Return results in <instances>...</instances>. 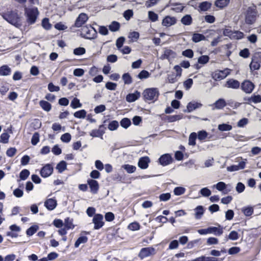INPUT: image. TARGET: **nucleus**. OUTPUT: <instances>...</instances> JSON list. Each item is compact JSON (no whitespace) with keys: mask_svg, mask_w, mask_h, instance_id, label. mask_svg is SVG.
Returning a JSON list of instances; mask_svg holds the SVG:
<instances>
[{"mask_svg":"<svg viewBox=\"0 0 261 261\" xmlns=\"http://www.w3.org/2000/svg\"><path fill=\"white\" fill-rule=\"evenodd\" d=\"M3 18L10 24L18 27L20 25L19 23V17L17 12L13 11H8L6 13L1 14Z\"/></svg>","mask_w":261,"mask_h":261,"instance_id":"obj_1","label":"nucleus"},{"mask_svg":"<svg viewBox=\"0 0 261 261\" xmlns=\"http://www.w3.org/2000/svg\"><path fill=\"white\" fill-rule=\"evenodd\" d=\"M143 95L145 100H155L158 98L159 92L158 88H148L144 91Z\"/></svg>","mask_w":261,"mask_h":261,"instance_id":"obj_2","label":"nucleus"},{"mask_svg":"<svg viewBox=\"0 0 261 261\" xmlns=\"http://www.w3.org/2000/svg\"><path fill=\"white\" fill-rule=\"evenodd\" d=\"M96 31L91 25L84 26L82 28L81 35L85 38L93 39L96 37Z\"/></svg>","mask_w":261,"mask_h":261,"instance_id":"obj_3","label":"nucleus"},{"mask_svg":"<svg viewBox=\"0 0 261 261\" xmlns=\"http://www.w3.org/2000/svg\"><path fill=\"white\" fill-rule=\"evenodd\" d=\"M256 10L255 6L249 7L247 10L245 21L247 24H252L255 20L256 16Z\"/></svg>","mask_w":261,"mask_h":261,"instance_id":"obj_4","label":"nucleus"},{"mask_svg":"<svg viewBox=\"0 0 261 261\" xmlns=\"http://www.w3.org/2000/svg\"><path fill=\"white\" fill-rule=\"evenodd\" d=\"M25 13L28 17V21L33 24L35 22L37 15H38V10L37 8H33L31 9L25 8Z\"/></svg>","mask_w":261,"mask_h":261,"instance_id":"obj_5","label":"nucleus"},{"mask_svg":"<svg viewBox=\"0 0 261 261\" xmlns=\"http://www.w3.org/2000/svg\"><path fill=\"white\" fill-rule=\"evenodd\" d=\"M230 71L228 68L217 70L212 74V77L215 81H221L227 77L230 74Z\"/></svg>","mask_w":261,"mask_h":261,"instance_id":"obj_6","label":"nucleus"},{"mask_svg":"<svg viewBox=\"0 0 261 261\" xmlns=\"http://www.w3.org/2000/svg\"><path fill=\"white\" fill-rule=\"evenodd\" d=\"M92 222L93 223L94 229L97 230L101 228L105 224L103 221V217L102 215L100 214H97L94 215L92 219Z\"/></svg>","mask_w":261,"mask_h":261,"instance_id":"obj_7","label":"nucleus"},{"mask_svg":"<svg viewBox=\"0 0 261 261\" xmlns=\"http://www.w3.org/2000/svg\"><path fill=\"white\" fill-rule=\"evenodd\" d=\"M155 254V250L154 248L151 247H146L141 249L139 253L138 256L140 259H143L145 257L154 255Z\"/></svg>","mask_w":261,"mask_h":261,"instance_id":"obj_8","label":"nucleus"},{"mask_svg":"<svg viewBox=\"0 0 261 261\" xmlns=\"http://www.w3.org/2000/svg\"><path fill=\"white\" fill-rule=\"evenodd\" d=\"M254 85L249 80H245L241 85V88L247 94L251 93L254 88Z\"/></svg>","mask_w":261,"mask_h":261,"instance_id":"obj_9","label":"nucleus"},{"mask_svg":"<svg viewBox=\"0 0 261 261\" xmlns=\"http://www.w3.org/2000/svg\"><path fill=\"white\" fill-rule=\"evenodd\" d=\"M53 166L49 164H47L41 168L40 174L42 177L46 178L53 173Z\"/></svg>","mask_w":261,"mask_h":261,"instance_id":"obj_10","label":"nucleus"},{"mask_svg":"<svg viewBox=\"0 0 261 261\" xmlns=\"http://www.w3.org/2000/svg\"><path fill=\"white\" fill-rule=\"evenodd\" d=\"M176 56V53L169 48H165L163 54L161 56V60L168 59L169 61L175 58Z\"/></svg>","mask_w":261,"mask_h":261,"instance_id":"obj_11","label":"nucleus"},{"mask_svg":"<svg viewBox=\"0 0 261 261\" xmlns=\"http://www.w3.org/2000/svg\"><path fill=\"white\" fill-rule=\"evenodd\" d=\"M177 20L175 17L166 16L162 20V24L167 28L170 27L176 24Z\"/></svg>","mask_w":261,"mask_h":261,"instance_id":"obj_12","label":"nucleus"},{"mask_svg":"<svg viewBox=\"0 0 261 261\" xmlns=\"http://www.w3.org/2000/svg\"><path fill=\"white\" fill-rule=\"evenodd\" d=\"M88 17L85 13H81L76 18L74 25L77 28L82 26L88 20Z\"/></svg>","mask_w":261,"mask_h":261,"instance_id":"obj_13","label":"nucleus"},{"mask_svg":"<svg viewBox=\"0 0 261 261\" xmlns=\"http://www.w3.org/2000/svg\"><path fill=\"white\" fill-rule=\"evenodd\" d=\"M240 86V82L238 80L233 79L228 80L224 84L225 87L233 89H237Z\"/></svg>","mask_w":261,"mask_h":261,"instance_id":"obj_14","label":"nucleus"},{"mask_svg":"<svg viewBox=\"0 0 261 261\" xmlns=\"http://www.w3.org/2000/svg\"><path fill=\"white\" fill-rule=\"evenodd\" d=\"M159 161L161 165L165 166L171 163L172 159L169 154H165L159 158Z\"/></svg>","mask_w":261,"mask_h":261,"instance_id":"obj_15","label":"nucleus"},{"mask_svg":"<svg viewBox=\"0 0 261 261\" xmlns=\"http://www.w3.org/2000/svg\"><path fill=\"white\" fill-rule=\"evenodd\" d=\"M57 205V202L56 200L53 198L47 199L44 202V206L49 211L54 210Z\"/></svg>","mask_w":261,"mask_h":261,"instance_id":"obj_16","label":"nucleus"},{"mask_svg":"<svg viewBox=\"0 0 261 261\" xmlns=\"http://www.w3.org/2000/svg\"><path fill=\"white\" fill-rule=\"evenodd\" d=\"M246 162L245 161L240 162L238 165H233L227 168V170L228 172L237 171L241 169L245 168Z\"/></svg>","mask_w":261,"mask_h":261,"instance_id":"obj_17","label":"nucleus"},{"mask_svg":"<svg viewBox=\"0 0 261 261\" xmlns=\"http://www.w3.org/2000/svg\"><path fill=\"white\" fill-rule=\"evenodd\" d=\"M88 184L90 187L91 192L93 194H96L99 189V185L98 182L96 180L94 179H88Z\"/></svg>","mask_w":261,"mask_h":261,"instance_id":"obj_18","label":"nucleus"},{"mask_svg":"<svg viewBox=\"0 0 261 261\" xmlns=\"http://www.w3.org/2000/svg\"><path fill=\"white\" fill-rule=\"evenodd\" d=\"M150 162L149 158L148 156L141 158L138 162V166L142 169H145L148 167V163Z\"/></svg>","mask_w":261,"mask_h":261,"instance_id":"obj_19","label":"nucleus"},{"mask_svg":"<svg viewBox=\"0 0 261 261\" xmlns=\"http://www.w3.org/2000/svg\"><path fill=\"white\" fill-rule=\"evenodd\" d=\"M202 106L200 103L197 102H189L187 107V110H185V112H191L197 108H199Z\"/></svg>","mask_w":261,"mask_h":261,"instance_id":"obj_20","label":"nucleus"},{"mask_svg":"<svg viewBox=\"0 0 261 261\" xmlns=\"http://www.w3.org/2000/svg\"><path fill=\"white\" fill-rule=\"evenodd\" d=\"M140 92L136 91L133 93L128 94L126 97V100L129 102H132L136 101L140 97Z\"/></svg>","mask_w":261,"mask_h":261,"instance_id":"obj_21","label":"nucleus"},{"mask_svg":"<svg viewBox=\"0 0 261 261\" xmlns=\"http://www.w3.org/2000/svg\"><path fill=\"white\" fill-rule=\"evenodd\" d=\"M208 233H213L216 236H221L223 232V228L221 227V226H219V227H210L208 228Z\"/></svg>","mask_w":261,"mask_h":261,"instance_id":"obj_22","label":"nucleus"},{"mask_svg":"<svg viewBox=\"0 0 261 261\" xmlns=\"http://www.w3.org/2000/svg\"><path fill=\"white\" fill-rule=\"evenodd\" d=\"M214 187L218 191H222L224 194L228 193L229 191L226 190L227 185L222 181L218 182L216 185H214Z\"/></svg>","mask_w":261,"mask_h":261,"instance_id":"obj_23","label":"nucleus"},{"mask_svg":"<svg viewBox=\"0 0 261 261\" xmlns=\"http://www.w3.org/2000/svg\"><path fill=\"white\" fill-rule=\"evenodd\" d=\"M103 127V125L99 126V129H93L90 133V135L93 137H101L104 134V131L101 129Z\"/></svg>","mask_w":261,"mask_h":261,"instance_id":"obj_24","label":"nucleus"},{"mask_svg":"<svg viewBox=\"0 0 261 261\" xmlns=\"http://www.w3.org/2000/svg\"><path fill=\"white\" fill-rule=\"evenodd\" d=\"M214 105L216 109L220 110L226 106V103L224 99L220 98L214 103Z\"/></svg>","mask_w":261,"mask_h":261,"instance_id":"obj_25","label":"nucleus"},{"mask_svg":"<svg viewBox=\"0 0 261 261\" xmlns=\"http://www.w3.org/2000/svg\"><path fill=\"white\" fill-rule=\"evenodd\" d=\"M195 217L196 219H200L203 215L204 210L202 206H198L194 209Z\"/></svg>","mask_w":261,"mask_h":261,"instance_id":"obj_26","label":"nucleus"},{"mask_svg":"<svg viewBox=\"0 0 261 261\" xmlns=\"http://www.w3.org/2000/svg\"><path fill=\"white\" fill-rule=\"evenodd\" d=\"M229 2L230 0H217L215 2V5L220 9H223L229 4Z\"/></svg>","mask_w":261,"mask_h":261,"instance_id":"obj_27","label":"nucleus"},{"mask_svg":"<svg viewBox=\"0 0 261 261\" xmlns=\"http://www.w3.org/2000/svg\"><path fill=\"white\" fill-rule=\"evenodd\" d=\"M11 68L7 65H3L0 67V75L7 76L10 74Z\"/></svg>","mask_w":261,"mask_h":261,"instance_id":"obj_28","label":"nucleus"},{"mask_svg":"<svg viewBox=\"0 0 261 261\" xmlns=\"http://www.w3.org/2000/svg\"><path fill=\"white\" fill-rule=\"evenodd\" d=\"M181 22L185 25H190L192 23V18L190 15L187 14L181 19Z\"/></svg>","mask_w":261,"mask_h":261,"instance_id":"obj_29","label":"nucleus"},{"mask_svg":"<svg viewBox=\"0 0 261 261\" xmlns=\"http://www.w3.org/2000/svg\"><path fill=\"white\" fill-rule=\"evenodd\" d=\"M40 106L43 110L46 112H49L51 109V105L47 101L41 100L39 102Z\"/></svg>","mask_w":261,"mask_h":261,"instance_id":"obj_30","label":"nucleus"},{"mask_svg":"<svg viewBox=\"0 0 261 261\" xmlns=\"http://www.w3.org/2000/svg\"><path fill=\"white\" fill-rule=\"evenodd\" d=\"M205 36L201 34L194 33L192 36V41L195 43L205 40Z\"/></svg>","mask_w":261,"mask_h":261,"instance_id":"obj_31","label":"nucleus"},{"mask_svg":"<svg viewBox=\"0 0 261 261\" xmlns=\"http://www.w3.org/2000/svg\"><path fill=\"white\" fill-rule=\"evenodd\" d=\"M260 68L259 63L255 58H253L250 64V68L251 70H258Z\"/></svg>","mask_w":261,"mask_h":261,"instance_id":"obj_32","label":"nucleus"},{"mask_svg":"<svg viewBox=\"0 0 261 261\" xmlns=\"http://www.w3.org/2000/svg\"><path fill=\"white\" fill-rule=\"evenodd\" d=\"M88 241V238L86 236L79 237L74 244V247L77 248L81 244H85Z\"/></svg>","mask_w":261,"mask_h":261,"instance_id":"obj_33","label":"nucleus"},{"mask_svg":"<svg viewBox=\"0 0 261 261\" xmlns=\"http://www.w3.org/2000/svg\"><path fill=\"white\" fill-rule=\"evenodd\" d=\"M66 163L64 161H62L57 164L56 169L58 170L59 173H62L66 169Z\"/></svg>","mask_w":261,"mask_h":261,"instance_id":"obj_34","label":"nucleus"},{"mask_svg":"<svg viewBox=\"0 0 261 261\" xmlns=\"http://www.w3.org/2000/svg\"><path fill=\"white\" fill-rule=\"evenodd\" d=\"M122 168L125 169L128 173H133L136 170V167L135 166L129 164L123 165L122 166Z\"/></svg>","mask_w":261,"mask_h":261,"instance_id":"obj_35","label":"nucleus"},{"mask_svg":"<svg viewBox=\"0 0 261 261\" xmlns=\"http://www.w3.org/2000/svg\"><path fill=\"white\" fill-rule=\"evenodd\" d=\"M212 4L208 2H204L200 4L199 8L201 11H205L211 8Z\"/></svg>","mask_w":261,"mask_h":261,"instance_id":"obj_36","label":"nucleus"},{"mask_svg":"<svg viewBox=\"0 0 261 261\" xmlns=\"http://www.w3.org/2000/svg\"><path fill=\"white\" fill-rule=\"evenodd\" d=\"M191 261H217V259L213 257L201 256Z\"/></svg>","mask_w":261,"mask_h":261,"instance_id":"obj_37","label":"nucleus"},{"mask_svg":"<svg viewBox=\"0 0 261 261\" xmlns=\"http://www.w3.org/2000/svg\"><path fill=\"white\" fill-rule=\"evenodd\" d=\"M39 229L38 225H33L27 230L26 233L28 236L33 235Z\"/></svg>","mask_w":261,"mask_h":261,"instance_id":"obj_38","label":"nucleus"},{"mask_svg":"<svg viewBox=\"0 0 261 261\" xmlns=\"http://www.w3.org/2000/svg\"><path fill=\"white\" fill-rule=\"evenodd\" d=\"M87 112L85 110H81L75 112L73 115L75 117L77 118H85L86 116Z\"/></svg>","mask_w":261,"mask_h":261,"instance_id":"obj_39","label":"nucleus"},{"mask_svg":"<svg viewBox=\"0 0 261 261\" xmlns=\"http://www.w3.org/2000/svg\"><path fill=\"white\" fill-rule=\"evenodd\" d=\"M109 28L111 31L116 32L119 30L120 24L118 22L113 21L109 25Z\"/></svg>","mask_w":261,"mask_h":261,"instance_id":"obj_40","label":"nucleus"},{"mask_svg":"<svg viewBox=\"0 0 261 261\" xmlns=\"http://www.w3.org/2000/svg\"><path fill=\"white\" fill-rule=\"evenodd\" d=\"M242 211L246 216H250L253 213V208L251 206L245 207L242 208Z\"/></svg>","mask_w":261,"mask_h":261,"instance_id":"obj_41","label":"nucleus"},{"mask_svg":"<svg viewBox=\"0 0 261 261\" xmlns=\"http://www.w3.org/2000/svg\"><path fill=\"white\" fill-rule=\"evenodd\" d=\"M70 106L73 109H76L77 108H81L82 106V105L80 103L79 99L77 98H74L71 102Z\"/></svg>","mask_w":261,"mask_h":261,"instance_id":"obj_42","label":"nucleus"},{"mask_svg":"<svg viewBox=\"0 0 261 261\" xmlns=\"http://www.w3.org/2000/svg\"><path fill=\"white\" fill-rule=\"evenodd\" d=\"M119 126V123L117 121L113 120L110 122L108 125V128L110 130H115L117 129Z\"/></svg>","mask_w":261,"mask_h":261,"instance_id":"obj_43","label":"nucleus"},{"mask_svg":"<svg viewBox=\"0 0 261 261\" xmlns=\"http://www.w3.org/2000/svg\"><path fill=\"white\" fill-rule=\"evenodd\" d=\"M130 120L127 118H123L120 121L121 126L124 128H128L130 126Z\"/></svg>","mask_w":261,"mask_h":261,"instance_id":"obj_44","label":"nucleus"},{"mask_svg":"<svg viewBox=\"0 0 261 261\" xmlns=\"http://www.w3.org/2000/svg\"><path fill=\"white\" fill-rule=\"evenodd\" d=\"M140 36L139 33L137 32H132L129 33L128 38L131 39L133 42L137 41Z\"/></svg>","mask_w":261,"mask_h":261,"instance_id":"obj_45","label":"nucleus"},{"mask_svg":"<svg viewBox=\"0 0 261 261\" xmlns=\"http://www.w3.org/2000/svg\"><path fill=\"white\" fill-rule=\"evenodd\" d=\"M218 129L220 131H229L232 129V126L227 124H222L218 125Z\"/></svg>","mask_w":261,"mask_h":261,"instance_id":"obj_46","label":"nucleus"},{"mask_svg":"<svg viewBox=\"0 0 261 261\" xmlns=\"http://www.w3.org/2000/svg\"><path fill=\"white\" fill-rule=\"evenodd\" d=\"M239 233H238V232L234 230L231 231L228 236V239H229L232 241L237 240L239 239Z\"/></svg>","mask_w":261,"mask_h":261,"instance_id":"obj_47","label":"nucleus"},{"mask_svg":"<svg viewBox=\"0 0 261 261\" xmlns=\"http://www.w3.org/2000/svg\"><path fill=\"white\" fill-rule=\"evenodd\" d=\"M197 138V134L195 133H192L190 134L189 138V144L190 145H195L196 144L195 140Z\"/></svg>","mask_w":261,"mask_h":261,"instance_id":"obj_48","label":"nucleus"},{"mask_svg":"<svg viewBox=\"0 0 261 261\" xmlns=\"http://www.w3.org/2000/svg\"><path fill=\"white\" fill-rule=\"evenodd\" d=\"M29 175L30 171L27 169H23L20 172L19 177L21 180H24L29 177Z\"/></svg>","mask_w":261,"mask_h":261,"instance_id":"obj_49","label":"nucleus"},{"mask_svg":"<svg viewBox=\"0 0 261 261\" xmlns=\"http://www.w3.org/2000/svg\"><path fill=\"white\" fill-rule=\"evenodd\" d=\"M149 19L152 22H155L158 20L159 16L157 14L153 11H149L148 13Z\"/></svg>","mask_w":261,"mask_h":261,"instance_id":"obj_50","label":"nucleus"},{"mask_svg":"<svg viewBox=\"0 0 261 261\" xmlns=\"http://www.w3.org/2000/svg\"><path fill=\"white\" fill-rule=\"evenodd\" d=\"M125 41V38L123 37H120L118 38L116 42V45L119 50L121 49L122 46Z\"/></svg>","mask_w":261,"mask_h":261,"instance_id":"obj_51","label":"nucleus"},{"mask_svg":"<svg viewBox=\"0 0 261 261\" xmlns=\"http://www.w3.org/2000/svg\"><path fill=\"white\" fill-rule=\"evenodd\" d=\"M10 138L9 135L7 133H4L1 134L0 137V142L3 143H7Z\"/></svg>","mask_w":261,"mask_h":261,"instance_id":"obj_52","label":"nucleus"},{"mask_svg":"<svg viewBox=\"0 0 261 261\" xmlns=\"http://www.w3.org/2000/svg\"><path fill=\"white\" fill-rule=\"evenodd\" d=\"M71 139V136L69 133H65L61 137V140L62 142L65 143H68Z\"/></svg>","mask_w":261,"mask_h":261,"instance_id":"obj_53","label":"nucleus"},{"mask_svg":"<svg viewBox=\"0 0 261 261\" xmlns=\"http://www.w3.org/2000/svg\"><path fill=\"white\" fill-rule=\"evenodd\" d=\"M186 191L185 188L181 187H176L174 189V193L175 195L179 196L183 194Z\"/></svg>","mask_w":261,"mask_h":261,"instance_id":"obj_54","label":"nucleus"},{"mask_svg":"<svg viewBox=\"0 0 261 261\" xmlns=\"http://www.w3.org/2000/svg\"><path fill=\"white\" fill-rule=\"evenodd\" d=\"M122 79L125 84L128 85L132 83V77L128 73H124L122 76Z\"/></svg>","mask_w":261,"mask_h":261,"instance_id":"obj_55","label":"nucleus"},{"mask_svg":"<svg viewBox=\"0 0 261 261\" xmlns=\"http://www.w3.org/2000/svg\"><path fill=\"white\" fill-rule=\"evenodd\" d=\"M209 57L208 56L204 55L200 56L198 59V63L201 64H205L209 61Z\"/></svg>","mask_w":261,"mask_h":261,"instance_id":"obj_56","label":"nucleus"},{"mask_svg":"<svg viewBox=\"0 0 261 261\" xmlns=\"http://www.w3.org/2000/svg\"><path fill=\"white\" fill-rule=\"evenodd\" d=\"M199 193L204 197H208L211 194V191L207 188H202Z\"/></svg>","mask_w":261,"mask_h":261,"instance_id":"obj_57","label":"nucleus"},{"mask_svg":"<svg viewBox=\"0 0 261 261\" xmlns=\"http://www.w3.org/2000/svg\"><path fill=\"white\" fill-rule=\"evenodd\" d=\"M149 73L146 70L141 71L138 75V77L140 79H147L149 76Z\"/></svg>","mask_w":261,"mask_h":261,"instance_id":"obj_58","label":"nucleus"},{"mask_svg":"<svg viewBox=\"0 0 261 261\" xmlns=\"http://www.w3.org/2000/svg\"><path fill=\"white\" fill-rule=\"evenodd\" d=\"M129 229L131 230H137L140 229V225L137 222H133L128 226Z\"/></svg>","mask_w":261,"mask_h":261,"instance_id":"obj_59","label":"nucleus"},{"mask_svg":"<svg viewBox=\"0 0 261 261\" xmlns=\"http://www.w3.org/2000/svg\"><path fill=\"white\" fill-rule=\"evenodd\" d=\"M86 53V50L84 47H78L75 48L73 50V53L75 55H82Z\"/></svg>","mask_w":261,"mask_h":261,"instance_id":"obj_60","label":"nucleus"},{"mask_svg":"<svg viewBox=\"0 0 261 261\" xmlns=\"http://www.w3.org/2000/svg\"><path fill=\"white\" fill-rule=\"evenodd\" d=\"M106 88L110 90H115L117 87V84L112 82H107L106 84Z\"/></svg>","mask_w":261,"mask_h":261,"instance_id":"obj_61","label":"nucleus"},{"mask_svg":"<svg viewBox=\"0 0 261 261\" xmlns=\"http://www.w3.org/2000/svg\"><path fill=\"white\" fill-rule=\"evenodd\" d=\"M39 141V135L38 133H35L31 139V143L33 145H36Z\"/></svg>","mask_w":261,"mask_h":261,"instance_id":"obj_62","label":"nucleus"},{"mask_svg":"<svg viewBox=\"0 0 261 261\" xmlns=\"http://www.w3.org/2000/svg\"><path fill=\"white\" fill-rule=\"evenodd\" d=\"M48 89L50 92H58L60 90V87L55 86L52 83L48 85Z\"/></svg>","mask_w":261,"mask_h":261,"instance_id":"obj_63","label":"nucleus"},{"mask_svg":"<svg viewBox=\"0 0 261 261\" xmlns=\"http://www.w3.org/2000/svg\"><path fill=\"white\" fill-rule=\"evenodd\" d=\"M42 25L46 30H49L51 28V25L49 22L48 18H44L42 20Z\"/></svg>","mask_w":261,"mask_h":261,"instance_id":"obj_64","label":"nucleus"}]
</instances>
